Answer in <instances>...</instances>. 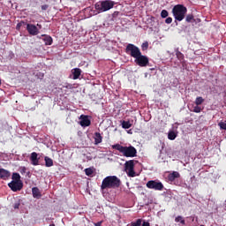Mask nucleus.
I'll return each mask as SVG.
<instances>
[{
    "mask_svg": "<svg viewBox=\"0 0 226 226\" xmlns=\"http://www.w3.org/2000/svg\"><path fill=\"white\" fill-rule=\"evenodd\" d=\"M198 22H200V19H198Z\"/></svg>",
    "mask_w": 226,
    "mask_h": 226,
    "instance_id": "obj_44",
    "label": "nucleus"
},
{
    "mask_svg": "<svg viewBox=\"0 0 226 226\" xmlns=\"http://www.w3.org/2000/svg\"><path fill=\"white\" fill-rule=\"evenodd\" d=\"M162 19H167L169 17V11L167 10H162L161 11Z\"/></svg>",
    "mask_w": 226,
    "mask_h": 226,
    "instance_id": "obj_26",
    "label": "nucleus"
},
{
    "mask_svg": "<svg viewBox=\"0 0 226 226\" xmlns=\"http://www.w3.org/2000/svg\"><path fill=\"white\" fill-rule=\"evenodd\" d=\"M32 193L34 199H36L37 197H41V192H40V189L38 187H33Z\"/></svg>",
    "mask_w": 226,
    "mask_h": 226,
    "instance_id": "obj_18",
    "label": "nucleus"
},
{
    "mask_svg": "<svg viewBox=\"0 0 226 226\" xmlns=\"http://www.w3.org/2000/svg\"><path fill=\"white\" fill-rule=\"evenodd\" d=\"M103 141V137H102V134L100 132L94 133V144L95 146H98V144H102Z\"/></svg>",
    "mask_w": 226,
    "mask_h": 226,
    "instance_id": "obj_15",
    "label": "nucleus"
},
{
    "mask_svg": "<svg viewBox=\"0 0 226 226\" xmlns=\"http://www.w3.org/2000/svg\"><path fill=\"white\" fill-rule=\"evenodd\" d=\"M79 124L83 128H86L87 126H91V119H89V117L87 115H81L79 117Z\"/></svg>",
    "mask_w": 226,
    "mask_h": 226,
    "instance_id": "obj_10",
    "label": "nucleus"
},
{
    "mask_svg": "<svg viewBox=\"0 0 226 226\" xmlns=\"http://www.w3.org/2000/svg\"><path fill=\"white\" fill-rule=\"evenodd\" d=\"M134 63L138 64V66H140L141 68H144L149 64V58L144 55L139 54L137 58H134Z\"/></svg>",
    "mask_w": 226,
    "mask_h": 226,
    "instance_id": "obj_7",
    "label": "nucleus"
},
{
    "mask_svg": "<svg viewBox=\"0 0 226 226\" xmlns=\"http://www.w3.org/2000/svg\"><path fill=\"white\" fill-rule=\"evenodd\" d=\"M176 137H177V135L176 134V132H174V131L170 132L168 134V139L170 140H176Z\"/></svg>",
    "mask_w": 226,
    "mask_h": 226,
    "instance_id": "obj_23",
    "label": "nucleus"
},
{
    "mask_svg": "<svg viewBox=\"0 0 226 226\" xmlns=\"http://www.w3.org/2000/svg\"><path fill=\"white\" fill-rule=\"evenodd\" d=\"M82 71L79 68H75L72 70L73 80H77L80 77Z\"/></svg>",
    "mask_w": 226,
    "mask_h": 226,
    "instance_id": "obj_17",
    "label": "nucleus"
},
{
    "mask_svg": "<svg viewBox=\"0 0 226 226\" xmlns=\"http://www.w3.org/2000/svg\"><path fill=\"white\" fill-rule=\"evenodd\" d=\"M111 147L122 153L126 158H135V156H137V149L133 146L124 147L117 143L112 145Z\"/></svg>",
    "mask_w": 226,
    "mask_h": 226,
    "instance_id": "obj_2",
    "label": "nucleus"
},
{
    "mask_svg": "<svg viewBox=\"0 0 226 226\" xmlns=\"http://www.w3.org/2000/svg\"><path fill=\"white\" fill-rule=\"evenodd\" d=\"M19 207H20V203H16L14 205V209H19Z\"/></svg>",
    "mask_w": 226,
    "mask_h": 226,
    "instance_id": "obj_37",
    "label": "nucleus"
},
{
    "mask_svg": "<svg viewBox=\"0 0 226 226\" xmlns=\"http://www.w3.org/2000/svg\"><path fill=\"white\" fill-rule=\"evenodd\" d=\"M175 222H180V223H182V225H185V220L183 219V216H181V215H178L177 217H176Z\"/></svg>",
    "mask_w": 226,
    "mask_h": 226,
    "instance_id": "obj_27",
    "label": "nucleus"
},
{
    "mask_svg": "<svg viewBox=\"0 0 226 226\" xmlns=\"http://www.w3.org/2000/svg\"><path fill=\"white\" fill-rule=\"evenodd\" d=\"M112 8H114V1L112 0L102 1L95 4V10L98 13L109 11V10H112Z\"/></svg>",
    "mask_w": 226,
    "mask_h": 226,
    "instance_id": "obj_4",
    "label": "nucleus"
},
{
    "mask_svg": "<svg viewBox=\"0 0 226 226\" xmlns=\"http://www.w3.org/2000/svg\"><path fill=\"white\" fill-rule=\"evenodd\" d=\"M187 12L188 9L183 4H177L172 9L173 17L175 20H177V22L185 20V17H186Z\"/></svg>",
    "mask_w": 226,
    "mask_h": 226,
    "instance_id": "obj_3",
    "label": "nucleus"
},
{
    "mask_svg": "<svg viewBox=\"0 0 226 226\" xmlns=\"http://www.w3.org/2000/svg\"><path fill=\"white\" fill-rule=\"evenodd\" d=\"M9 188L12 192H20V190L24 187V184L22 182H10L8 184Z\"/></svg>",
    "mask_w": 226,
    "mask_h": 226,
    "instance_id": "obj_9",
    "label": "nucleus"
},
{
    "mask_svg": "<svg viewBox=\"0 0 226 226\" xmlns=\"http://www.w3.org/2000/svg\"><path fill=\"white\" fill-rule=\"evenodd\" d=\"M11 176V173L8 171V170H4L3 168L0 169V179H4L6 181V179H10V177Z\"/></svg>",
    "mask_w": 226,
    "mask_h": 226,
    "instance_id": "obj_13",
    "label": "nucleus"
},
{
    "mask_svg": "<svg viewBox=\"0 0 226 226\" xmlns=\"http://www.w3.org/2000/svg\"><path fill=\"white\" fill-rule=\"evenodd\" d=\"M26 31L32 36H36V34L40 33V30H38V26L33 24H26Z\"/></svg>",
    "mask_w": 226,
    "mask_h": 226,
    "instance_id": "obj_11",
    "label": "nucleus"
},
{
    "mask_svg": "<svg viewBox=\"0 0 226 226\" xmlns=\"http://www.w3.org/2000/svg\"><path fill=\"white\" fill-rule=\"evenodd\" d=\"M20 174H22V175L26 174V176H29L31 174V172L27 171V168L22 167L20 169Z\"/></svg>",
    "mask_w": 226,
    "mask_h": 226,
    "instance_id": "obj_29",
    "label": "nucleus"
},
{
    "mask_svg": "<svg viewBox=\"0 0 226 226\" xmlns=\"http://www.w3.org/2000/svg\"><path fill=\"white\" fill-rule=\"evenodd\" d=\"M0 86H1V79H0Z\"/></svg>",
    "mask_w": 226,
    "mask_h": 226,
    "instance_id": "obj_45",
    "label": "nucleus"
},
{
    "mask_svg": "<svg viewBox=\"0 0 226 226\" xmlns=\"http://www.w3.org/2000/svg\"><path fill=\"white\" fill-rule=\"evenodd\" d=\"M142 226H151V224L147 222H143Z\"/></svg>",
    "mask_w": 226,
    "mask_h": 226,
    "instance_id": "obj_38",
    "label": "nucleus"
},
{
    "mask_svg": "<svg viewBox=\"0 0 226 226\" xmlns=\"http://www.w3.org/2000/svg\"><path fill=\"white\" fill-rule=\"evenodd\" d=\"M49 226H56V224L52 223V224H49Z\"/></svg>",
    "mask_w": 226,
    "mask_h": 226,
    "instance_id": "obj_43",
    "label": "nucleus"
},
{
    "mask_svg": "<svg viewBox=\"0 0 226 226\" xmlns=\"http://www.w3.org/2000/svg\"><path fill=\"white\" fill-rule=\"evenodd\" d=\"M12 182L22 183V180H20V174L12 173Z\"/></svg>",
    "mask_w": 226,
    "mask_h": 226,
    "instance_id": "obj_20",
    "label": "nucleus"
},
{
    "mask_svg": "<svg viewBox=\"0 0 226 226\" xmlns=\"http://www.w3.org/2000/svg\"><path fill=\"white\" fill-rule=\"evenodd\" d=\"M165 24H172V18L169 17L165 19Z\"/></svg>",
    "mask_w": 226,
    "mask_h": 226,
    "instance_id": "obj_35",
    "label": "nucleus"
},
{
    "mask_svg": "<svg viewBox=\"0 0 226 226\" xmlns=\"http://www.w3.org/2000/svg\"><path fill=\"white\" fill-rule=\"evenodd\" d=\"M176 56L177 57V59H179V61H183L185 59V55L183 53H181V51H179V50L176 51Z\"/></svg>",
    "mask_w": 226,
    "mask_h": 226,
    "instance_id": "obj_25",
    "label": "nucleus"
},
{
    "mask_svg": "<svg viewBox=\"0 0 226 226\" xmlns=\"http://www.w3.org/2000/svg\"><path fill=\"white\" fill-rule=\"evenodd\" d=\"M43 41L45 43V45H51L54 41V40L52 39V37L50 35L48 34H43Z\"/></svg>",
    "mask_w": 226,
    "mask_h": 226,
    "instance_id": "obj_16",
    "label": "nucleus"
},
{
    "mask_svg": "<svg viewBox=\"0 0 226 226\" xmlns=\"http://www.w3.org/2000/svg\"><path fill=\"white\" fill-rule=\"evenodd\" d=\"M142 225V219H138L136 222L131 223L130 226H140Z\"/></svg>",
    "mask_w": 226,
    "mask_h": 226,
    "instance_id": "obj_28",
    "label": "nucleus"
},
{
    "mask_svg": "<svg viewBox=\"0 0 226 226\" xmlns=\"http://www.w3.org/2000/svg\"><path fill=\"white\" fill-rule=\"evenodd\" d=\"M44 162H45L46 167H54V161L50 157L45 156Z\"/></svg>",
    "mask_w": 226,
    "mask_h": 226,
    "instance_id": "obj_19",
    "label": "nucleus"
},
{
    "mask_svg": "<svg viewBox=\"0 0 226 226\" xmlns=\"http://www.w3.org/2000/svg\"><path fill=\"white\" fill-rule=\"evenodd\" d=\"M219 126L221 130H226V123L221 122L219 123Z\"/></svg>",
    "mask_w": 226,
    "mask_h": 226,
    "instance_id": "obj_34",
    "label": "nucleus"
},
{
    "mask_svg": "<svg viewBox=\"0 0 226 226\" xmlns=\"http://www.w3.org/2000/svg\"><path fill=\"white\" fill-rule=\"evenodd\" d=\"M102 223H103V221H100L98 222L94 223V226H102Z\"/></svg>",
    "mask_w": 226,
    "mask_h": 226,
    "instance_id": "obj_36",
    "label": "nucleus"
},
{
    "mask_svg": "<svg viewBox=\"0 0 226 226\" xmlns=\"http://www.w3.org/2000/svg\"><path fill=\"white\" fill-rule=\"evenodd\" d=\"M119 186H121V179H119L117 176H108L103 178L101 185V189L103 191L112 188H119Z\"/></svg>",
    "mask_w": 226,
    "mask_h": 226,
    "instance_id": "obj_1",
    "label": "nucleus"
},
{
    "mask_svg": "<svg viewBox=\"0 0 226 226\" xmlns=\"http://www.w3.org/2000/svg\"><path fill=\"white\" fill-rule=\"evenodd\" d=\"M47 8H49V5L47 4L41 5V10H47Z\"/></svg>",
    "mask_w": 226,
    "mask_h": 226,
    "instance_id": "obj_39",
    "label": "nucleus"
},
{
    "mask_svg": "<svg viewBox=\"0 0 226 226\" xmlns=\"http://www.w3.org/2000/svg\"><path fill=\"white\" fill-rule=\"evenodd\" d=\"M125 52L128 54V56H131V57H133L134 59L138 57V56H140L142 52H140V49L139 47L135 46V44L129 43L125 48Z\"/></svg>",
    "mask_w": 226,
    "mask_h": 226,
    "instance_id": "obj_5",
    "label": "nucleus"
},
{
    "mask_svg": "<svg viewBox=\"0 0 226 226\" xmlns=\"http://www.w3.org/2000/svg\"><path fill=\"white\" fill-rule=\"evenodd\" d=\"M124 169H125V172L127 173V176H129V177H135V176H136L135 170H134L135 162H133V160L125 162Z\"/></svg>",
    "mask_w": 226,
    "mask_h": 226,
    "instance_id": "obj_6",
    "label": "nucleus"
},
{
    "mask_svg": "<svg viewBox=\"0 0 226 226\" xmlns=\"http://www.w3.org/2000/svg\"><path fill=\"white\" fill-rule=\"evenodd\" d=\"M147 187L150 190H156L162 192V190H163V184H162V182L160 181L150 180L147 183Z\"/></svg>",
    "mask_w": 226,
    "mask_h": 226,
    "instance_id": "obj_8",
    "label": "nucleus"
},
{
    "mask_svg": "<svg viewBox=\"0 0 226 226\" xmlns=\"http://www.w3.org/2000/svg\"><path fill=\"white\" fill-rule=\"evenodd\" d=\"M185 22H187L188 24L192 23V22H195V18L193 17V14H188L185 17Z\"/></svg>",
    "mask_w": 226,
    "mask_h": 226,
    "instance_id": "obj_21",
    "label": "nucleus"
},
{
    "mask_svg": "<svg viewBox=\"0 0 226 226\" xmlns=\"http://www.w3.org/2000/svg\"><path fill=\"white\" fill-rule=\"evenodd\" d=\"M93 169H91V168H87V169H85V174H86V176H93Z\"/></svg>",
    "mask_w": 226,
    "mask_h": 226,
    "instance_id": "obj_30",
    "label": "nucleus"
},
{
    "mask_svg": "<svg viewBox=\"0 0 226 226\" xmlns=\"http://www.w3.org/2000/svg\"><path fill=\"white\" fill-rule=\"evenodd\" d=\"M122 128H124V130H128L129 128H132V124L130 123V121H123Z\"/></svg>",
    "mask_w": 226,
    "mask_h": 226,
    "instance_id": "obj_22",
    "label": "nucleus"
},
{
    "mask_svg": "<svg viewBox=\"0 0 226 226\" xmlns=\"http://www.w3.org/2000/svg\"><path fill=\"white\" fill-rule=\"evenodd\" d=\"M150 20H151L152 22H154V17H151V18H150Z\"/></svg>",
    "mask_w": 226,
    "mask_h": 226,
    "instance_id": "obj_42",
    "label": "nucleus"
},
{
    "mask_svg": "<svg viewBox=\"0 0 226 226\" xmlns=\"http://www.w3.org/2000/svg\"><path fill=\"white\" fill-rule=\"evenodd\" d=\"M141 49L142 50H147V49H149V42L147 41L143 42L141 45Z\"/></svg>",
    "mask_w": 226,
    "mask_h": 226,
    "instance_id": "obj_32",
    "label": "nucleus"
},
{
    "mask_svg": "<svg viewBox=\"0 0 226 226\" xmlns=\"http://www.w3.org/2000/svg\"><path fill=\"white\" fill-rule=\"evenodd\" d=\"M179 177H181V175H180L179 172H177V171H173L172 173H170V174L168 175V179H169V181H170L171 183H172L173 181H176V179H177V178H179Z\"/></svg>",
    "mask_w": 226,
    "mask_h": 226,
    "instance_id": "obj_14",
    "label": "nucleus"
},
{
    "mask_svg": "<svg viewBox=\"0 0 226 226\" xmlns=\"http://www.w3.org/2000/svg\"><path fill=\"white\" fill-rule=\"evenodd\" d=\"M195 105L199 106V105H202L204 103V98L199 96L195 99L194 102Z\"/></svg>",
    "mask_w": 226,
    "mask_h": 226,
    "instance_id": "obj_24",
    "label": "nucleus"
},
{
    "mask_svg": "<svg viewBox=\"0 0 226 226\" xmlns=\"http://www.w3.org/2000/svg\"><path fill=\"white\" fill-rule=\"evenodd\" d=\"M24 24H26V22H24V21H21V22L18 23L17 26H16L17 31H20V26H24Z\"/></svg>",
    "mask_w": 226,
    "mask_h": 226,
    "instance_id": "obj_33",
    "label": "nucleus"
},
{
    "mask_svg": "<svg viewBox=\"0 0 226 226\" xmlns=\"http://www.w3.org/2000/svg\"><path fill=\"white\" fill-rule=\"evenodd\" d=\"M37 26L38 31H39V29H41V27H42L41 24H37V26Z\"/></svg>",
    "mask_w": 226,
    "mask_h": 226,
    "instance_id": "obj_40",
    "label": "nucleus"
},
{
    "mask_svg": "<svg viewBox=\"0 0 226 226\" xmlns=\"http://www.w3.org/2000/svg\"><path fill=\"white\" fill-rule=\"evenodd\" d=\"M30 162L32 165H40V158H38V153L33 152L30 155Z\"/></svg>",
    "mask_w": 226,
    "mask_h": 226,
    "instance_id": "obj_12",
    "label": "nucleus"
},
{
    "mask_svg": "<svg viewBox=\"0 0 226 226\" xmlns=\"http://www.w3.org/2000/svg\"><path fill=\"white\" fill-rule=\"evenodd\" d=\"M151 202H153V200H150V201H147L146 204V206H149V204H151Z\"/></svg>",
    "mask_w": 226,
    "mask_h": 226,
    "instance_id": "obj_41",
    "label": "nucleus"
},
{
    "mask_svg": "<svg viewBox=\"0 0 226 226\" xmlns=\"http://www.w3.org/2000/svg\"><path fill=\"white\" fill-rule=\"evenodd\" d=\"M192 112H195L196 114H200V112H202V108H200V106H195Z\"/></svg>",
    "mask_w": 226,
    "mask_h": 226,
    "instance_id": "obj_31",
    "label": "nucleus"
}]
</instances>
